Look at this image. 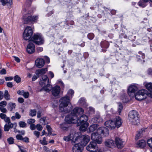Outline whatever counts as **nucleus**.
I'll return each mask as SVG.
<instances>
[{
	"mask_svg": "<svg viewBox=\"0 0 152 152\" xmlns=\"http://www.w3.org/2000/svg\"><path fill=\"white\" fill-rule=\"evenodd\" d=\"M4 96L5 99L7 100L10 99V95L9 94L7 90H5L4 91Z\"/></svg>",
	"mask_w": 152,
	"mask_h": 152,
	"instance_id": "34",
	"label": "nucleus"
},
{
	"mask_svg": "<svg viewBox=\"0 0 152 152\" xmlns=\"http://www.w3.org/2000/svg\"><path fill=\"white\" fill-rule=\"evenodd\" d=\"M45 117H43L40 119V122L43 125H45L47 124Z\"/></svg>",
	"mask_w": 152,
	"mask_h": 152,
	"instance_id": "46",
	"label": "nucleus"
},
{
	"mask_svg": "<svg viewBox=\"0 0 152 152\" xmlns=\"http://www.w3.org/2000/svg\"><path fill=\"white\" fill-rule=\"evenodd\" d=\"M148 96V91L145 89L139 91L136 94L135 98L137 100H142L145 99Z\"/></svg>",
	"mask_w": 152,
	"mask_h": 152,
	"instance_id": "10",
	"label": "nucleus"
},
{
	"mask_svg": "<svg viewBox=\"0 0 152 152\" xmlns=\"http://www.w3.org/2000/svg\"><path fill=\"white\" fill-rule=\"evenodd\" d=\"M90 137L87 135H83L81 136H77L75 138V140L77 142H80V144L83 146H86L90 140Z\"/></svg>",
	"mask_w": 152,
	"mask_h": 152,
	"instance_id": "9",
	"label": "nucleus"
},
{
	"mask_svg": "<svg viewBox=\"0 0 152 152\" xmlns=\"http://www.w3.org/2000/svg\"><path fill=\"white\" fill-rule=\"evenodd\" d=\"M105 146L109 148H112L115 145L114 141L112 139H108L104 143Z\"/></svg>",
	"mask_w": 152,
	"mask_h": 152,
	"instance_id": "22",
	"label": "nucleus"
},
{
	"mask_svg": "<svg viewBox=\"0 0 152 152\" xmlns=\"http://www.w3.org/2000/svg\"><path fill=\"white\" fill-rule=\"evenodd\" d=\"M33 31L31 28L27 26L25 28L23 34V39L26 40H28L31 38Z\"/></svg>",
	"mask_w": 152,
	"mask_h": 152,
	"instance_id": "11",
	"label": "nucleus"
},
{
	"mask_svg": "<svg viewBox=\"0 0 152 152\" xmlns=\"http://www.w3.org/2000/svg\"><path fill=\"white\" fill-rule=\"evenodd\" d=\"M144 85L145 86L146 88L149 91H152V83L151 82L147 83L146 82L144 83Z\"/></svg>",
	"mask_w": 152,
	"mask_h": 152,
	"instance_id": "28",
	"label": "nucleus"
},
{
	"mask_svg": "<svg viewBox=\"0 0 152 152\" xmlns=\"http://www.w3.org/2000/svg\"><path fill=\"white\" fill-rule=\"evenodd\" d=\"M69 98L66 95L60 99L59 108L60 112L67 113L70 111V110L68 109V106L69 103Z\"/></svg>",
	"mask_w": 152,
	"mask_h": 152,
	"instance_id": "4",
	"label": "nucleus"
},
{
	"mask_svg": "<svg viewBox=\"0 0 152 152\" xmlns=\"http://www.w3.org/2000/svg\"><path fill=\"white\" fill-rule=\"evenodd\" d=\"M108 129L104 127H99L96 132L93 133L91 134V139L94 141L91 142L86 147V149L89 151L96 152L98 150L96 143L100 144L102 142L101 134L105 136L109 135Z\"/></svg>",
	"mask_w": 152,
	"mask_h": 152,
	"instance_id": "1",
	"label": "nucleus"
},
{
	"mask_svg": "<svg viewBox=\"0 0 152 152\" xmlns=\"http://www.w3.org/2000/svg\"><path fill=\"white\" fill-rule=\"evenodd\" d=\"M35 121L34 119H29L27 121V123L30 124V125L33 124L34 123Z\"/></svg>",
	"mask_w": 152,
	"mask_h": 152,
	"instance_id": "51",
	"label": "nucleus"
},
{
	"mask_svg": "<svg viewBox=\"0 0 152 152\" xmlns=\"http://www.w3.org/2000/svg\"><path fill=\"white\" fill-rule=\"evenodd\" d=\"M14 139L12 137H10L8 139L7 141L9 144H11L14 143Z\"/></svg>",
	"mask_w": 152,
	"mask_h": 152,
	"instance_id": "52",
	"label": "nucleus"
},
{
	"mask_svg": "<svg viewBox=\"0 0 152 152\" xmlns=\"http://www.w3.org/2000/svg\"><path fill=\"white\" fill-rule=\"evenodd\" d=\"M35 46L32 43L30 42L27 47V51L29 54H32L35 51Z\"/></svg>",
	"mask_w": 152,
	"mask_h": 152,
	"instance_id": "18",
	"label": "nucleus"
},
{
	"mask_svg": "<svg viewBox=\"0 0 152 152\" xmlns=\"http://www.w3.org/2000/svg\"><path fill=\"white\" fill-rule=\"evenodd\" d=\"M114 121L115 125V127H116L118 128L120 127L122 124V122L121 119L119 117H116Z\"/></svg>",
	"mask_w": 152,
	"mask_h": 152,
	"instance_id": "24",
	"label": "nucleus"
},
{
	"mask_svg": "<svg viewBox=\"0 0 152 152\" xmlns=\"http://www.w3.org/2000/svg\"><path fill=\"white\" fill-rule=\"evenodd\" d=\"M15 116L16 119H20L21 117L20 115L18 112L16 113Z\"/></svg>",
	"mask_w": 152,
	"mask_h": 152,
	"instance_id": "62",
	"label": "nucleus"
},
{
	"mask_svg": "<svg viewBox=\"0 0 152 152\" xmlns=\"http://www.w3.org/2000/svg\"><path fill=\"white\" fill-rule=\"evenodd\" d=\"M45 64V61L43 58H38L35 61L36 66L39 68L42 67Z\"/></svg>",
	"mask_w": 152,
	"mask_h": 152,
	"instance_id": "16",
	"label": "nucleus"
},
{
	"mask_svg": "<svg viewBox=\"0 0 152 152\" xmlns=\"http://www.w3.org/2000/svg\"><path fill=\"white\" fill-rule=\"evenodd\" d=\"M88 119V116L85 114H83L79 118H77V123L78 126H80V130L82 132H84L89 126V124L87 122Z\"/></svg>",
	"mask_w": 152,
	"mask_h": 152,
	"instance_id": "3",
	"label": "nucleus"
},
{
	"mask_svg": "<svg viewBox=\"0 0 152 152\" xmlns=\"http://www.w3.org/2000/svg\"><path fill=\"white\" fill-rule=\"evenodd\" d=\"M22 141L26 143L29 142V139L27 137L24 138L23 137Z\"/></svg>",
	"mask_w": 152,
	"mask_h": 152,
	"instance_id": "54",
	"label": "nucleus"
},
{
	"mask_svg": "<svg viewBox=\"0 0 152 152\" xmlns=\"http://www.w3.org/2000/svg\"><path fill=\"white\" fill-rule=\"evenodd\" d=\"M133 34L132 32H131L130 31H128L127 33V35H125L124 36V37L125 38H129Z\"/></svg>",
	"mask_w": 152,
	"mask_h": 152,
	"instance_id": "39",
	"label": "nucleus"
},
{
	"mask_svg": "<svg viewBox=\"0 0 152 152\" xmlns=\"http://www.w3.org/2000/svg\"><path fill=\"white\" fill-rule=\"evenodd\" d=\"M145 132L144 129H142L140 130L138 132V133L136 134L135 137L136 140L139 139L141 136L142 134Z\"/></svg>",
	"mask_w": 152,
	"mask_h": 152,
	"instance_id": "31",
	"label": "nucleus"
},
{
	"mask_svg": "<svg viewBox=\"0 0 152 152\" xmlns=\"http://www.w3.org/2000/svg\"><path fill=\"white\" fill-rule=\"evenodd\" d=\"M7 103L6 101H3L0 102V106L4 107L7 105Z\"/></svg>",
	"mask_w": 152,
	"mask_h": 152,
	"instance_id": "55",
	"label": "nucleus"
},
{
	"mask_svg": "<svg viewBox=\"0 0 152 152\" xmlns=\"http://www.w3.org/2000/svg\"><path fill=\"white\" fill-rule=\"evenodd\" d=\"M34 134L38 138L39 137L40 134V132L37 131H35L34 132Z\"/></svg>",
	"mask_w": 152,
	"mask_h": 152,
	"instance_id": "60",
	"label": "nucleus"
},
{
	"mask_svg": "<svg viewBox=\"0 0 152 152\" xmlns=\"http://www.w3.org/2000/svg\"><path fill=\"white\" fill-rule=\"evenodd\" d=\"M147 143L149 147L152 148V138L148 140L147 141Z\"/></svg>",
	"mask_w": 152,
	"mask_h": 152,
	"instance_id": "48",
	"label": "nucleus"
},
{
	"mask_svg": "<svg viewBox=\"0 0 152 152\" xmlns=\"http://www.w3.org/2000/svg\"><path fill=\"white\" fill-rule=\"evenodd\" d=\"M36 128L39 131H41L42 129V126L39 124H37V125Z\"/></svg>",
	"mask_w": 152,
	"mask_h": 152,
	"instance_id": "56",
	"label": "nucleus"
},
{
	"mask_svg": "<svg viewBox=\"0 0 152 152\" xmlns=\"http://www.w3.org/2000/svg\"><path fill=\"white\" fill-rule=\"evenodd\" d=\"M60 88L58 86H56L52 89V95L55 96H58L60 92Z\"/></svg>",
	"mask_w": 152,
	"mask_h": 152,
	"instance_id": "17",
	"label": "nucleus"
},
{
	"mask_svg": "<svg viewBox=\"0 0 152 152\" xmlns=\"http://www.w3.org/2000/svg\"><path fill=\"white\" fill-rule=\"evenodd\" d=\"M68 126L65 123H63L60 125V127L63 130H67Z\"/></svg>",
	"mask_w": 152,
	"mask_h": 152,
	"instance_id": "36",
	"label": "nucleus"
},
{
	"mask_svg": "<svg viewBox=\"0 0 152 152\" xmlns=\"http://www.w3.org/2000/svg\"><path fill=\"white\" fill-rule=\"evenodd\" d=\"M30 40L38 45L43 44L44 42L43 37L39 33L34 34L31 38Z\"/></svg>",
	"mask_w": 152,
	"mask_h": 152,
	"instance_id": "8",
	"label": "nucleus"
},
{
	"mask_svg": "<svg viewBox=\"0 0 152 152\" xmlns=\"http://www.w3.org/2000/svg\"><path fill=\"white\" fill-rule=\"evenodd\" d=\"M121 99L122 100V102L124 103H126L129 101V99L127 97L126 94H124L123 95L121 96Z\"/></svg>",
	"mask_w": 152,
	"mask_h": 152,
	"instance_id": "33",
	"label": "nucleus"
},
{
	"mask_svg": "<svg viewBox=\"0 0 152 152\" xmlns=\"http://www.w3.org/2000/svg\"><path fill=\"white\" fill-rule=\"evenodd\" d=\"M74 91L72 89L69 90L68 92L67 93V95L69 97L71 96V97L73 96V94H74Z\"/></svg>",
	"mask_w": 152,
	"mask_h": 152,
	"instance_id": "43",
	"label": "nucleus"
},
{
	"mask_svg": "<svg viewBox=\"0 0 152 152\" xmlns=\"http://www.w3.org/2000/svg\"><path fill=\"white\" fill-rule=\"evenodd\" d=\"M83 149V146L79 143H76L72 148V152H81Z\"/></svg>",
	"mask_w": 152,
	"mask_h": 152,
	"instance_id": "15",
	"label": "nucleus"
},
{
	"mask_svg": "<svg viewBox=\"0 0 152 152\" xmlns=\"http://www.w3.org/2000/svg\"><path fill=\"white\" fill-rule=\"evenodd\" d=\"M104 125L106 127L111 129H114L115 128V125L113 121H107L104 123Z\"/></svg>",
	"mask_w": 152,
	"mask_h": 152,
	"instance_id": "20",
	"label": "nucleus"
},
{
	"mask_svg": "<svg viewBox=\"0 0 152 152\" xmlns=\"http://www.w3.org/2000/svg\"><path fill=\"white\" fill-rule=\"evenodd\" d=\"M97 125L96 124H94L90 126L88 128L89 131L91 132L94 131L97 128Z\"/></svg>",
	"mask_w": 152,
	"mask_h": 152,
	"instance_id": "32",
	"label": "nucleus"
},
{
	"mask_svg": "<svg viewBox=\"0 0 152 152\" xmlns=\"http://www.w3.org/2000/svg\"><path fill=\"white\" fill-rule=\"evenodd\" d=\"M8 105V109L10 111H12L13 109H15L16 106L15 103L11 102H10Z\"/></svg>",
	"mask_w": 152,
	"mask_h": 152,
	"instance_id": "30",
	"label": "nucleus"
},
{
	"mask_svg": "<svg viewBox=\"0 0 152 152\" xmlns=\"http://www.w3.org/2000/svg\"><path fill=\"white\" fill-rule=\"evenodd\" d=\"M129 119L132 124H138L139 122L138 113L134 110L131 111L129 114Z\"/></svg>",
	"mask_w": 152,
	"mask_h": 152,
	"instance_id": "7",
	"label": "nucleus"
},
{
	"mask_svg": "<svg viewBox=\"0 0 152 152\" xmlns=\"http://www.w3.org/2000/svg\"><path fill=\"white\" fill-rule=\"evenodd\" d=\"M39 76L38 74H37V72H35V74H34L32 78V81H34L37 80Z\"/></svg>",
	"mask_w": 152,
	"mask_h": 152,
	"instance_id": "47",
	"label": "nucleus"
},
{
	"mask_svg": "<svg viewBox=\"0 0 152 152\" xmlns=\"http://www.w3.org/2000/svg\"><path fill=\"white\" fill-rule=\"evenodd\" d=\"M16 138L18 140H22L23 137L20 134H17L16 136Z\"/></svg>",
	"mask_w": 152,
	"mask_h": 152,
	"instance_id": "57",
	"label": "nucleus"
},
{
	"mask_svg": "<svg viewBox=\"0 0 152 152\" xmlns=\"http://www.w3.org/2000/svg\"><path fill=\"white\" fill-rule=\"evenodd\" d=\"M6 74V70L4 69H3L0 71V74L5 75Z\"/></svg>",
	"mask_w": 152,
	"mask_h": 152,
	"instance_id": "58",
	"label": "nucleus"
},
{
	"mask_svg": "<svg viewBox=\"0 0 152 152\" xmlns=\"http://www.w3.org/2000/svg\"><path fill=\"white\" fill-rule=\"evenodd\" d=\"M14 80L17 83H18L20 82L21 78L18 75H16L14 77Z\"/></svg>",
	"mask_w": 152,
	"mask_h": 152,
	"instance_id": "42",
	"label": "nucleus"
},
{
	"mask_svg": "<svg viewBox=\"0 0 152 152\" xmlns=\"http://www.w3.org/2000/svg\"><path fill=\"white\" fill-rule=\"evenodd\" d=\"M147 73L149 75L152 76V69H149L148 70Z\"/></svg>",
	"mask_w": 152,
	"mask_h": 152,
	"instance_id": "63",
	"label": "nucleus"
},
{
	"mask_svg": "<svg viewBox=\"0 0 152 152\" xmlns=\"http://www.w3.org/2000/svg\"><path fill=\"white\" fill-rule=\"evenodd\" d=\"M18 147L20 148V150L21 152H27L25 149L23 148V147L21 148L19 145L18 146Z\"/></svg>",
	"mask_w": 152,
	"mask_h": 152,
	"instance_id": "64",
	"label": "nucleus"
},
{
	"mask_svg": "<svg viewBox=\"0 0 152 152\" xmlns=\"http://www.w3.org/2000/svg\"><path fill=\"white\" fill-rule=\"evenodd\" d=\"M7 85L9 88H12L13 86L12 83L11 82H9L7 83Z\"/></svg>",
	"mask_w": 152,
	"mask_h": 152,
	"instance_id": "59",
	"label": "nucleus"
},
{
	"mask_svg": "<svg viewBox=\"0 0 152 152\" xmlns=\"http://www.w3.org/2000/svg\"><path fill=\"white\" fill-rule=\"evenodd\" d=\"M84 110L81 107H76L71 112L70 114L67 115L65 119L66 122L69 124H75L77 121V116L83 114Z\"/></svg>",
	"mask_w": 152,
	"mask_h": 152,
	"instance_id": "2",
	"label": "nucleus"
},
{
	"mask_svg": "<svg viewBox=\"0 0 152 152\" xmlns=\"http://www.w3.org/2000/svg\"><path fill=\"white\" fill-rule=\"evenodd\" d=\"M37 114V111L36 110H31L30 111L29 115L31 116H35Z\"/></svg>",
	"mask_w": 152,
	"mask_h": 152,
	"instance_id": "41",
	"label": "nucleus"
},
{
	"mask_svg": "<svg viewBox=\"0 0 152 152\" xmlns=\"http://www.w3.org/2000/svg\"><path fill=\"white\" fill-rule=\"evenodd\" d=\"M44 58H45V60L46 62L47 63L49 64L50 62L49 58L48 57L46 56H45Z\"/></svg>",
	"mask_w": 152,
	"mask_h": 152,
	"instance_id": "61",
	"label": "nucleus"
},
{
	"mask_svg": "<svg viewBox=\"0 0 152 152\" xmlns=\"http://www.w3.org/2000/svg\"><path fill=\"white\" fill-rule=\"evenodd\" d=\"M19 124L20 127L22 128L25 127L26 125V124L23 121H20L19 123Z\"/></svg>",
	"mask_w": 152,
	"mask_h": 152,
	"instance_id": "45",
	"label": "nucleus"
},
{
	"mask_svg": "<svg viewBox=\"0 0 152 152\" xmlns=\"http://www.w3.org/2000/svg\"><path fill=\"white\" fill-rule=\"evenodd\" d=\"M75 134L76 133H72L67 136H64V139L66 141H68L71 140L72 142L76 143V140H75Z\"/></svg>",
	"mask_w": 152,
	"mask_h": 152,
	"instance_id": "14",
	"label": "nucleus"
},
{
	"mask_svg": "<svg viewBox=\"0 0 152 152\" xmlns=\"http://www.w3.org/2000/svg\"><path fill=\"white\" fill-rule=\"evenodd\" d=\"M103 119L100 116L98 115L96 116H94L92 118L91 121V122L94 123H100L102 122Z\"/></svg>",
	"mask_w": 152,
	"mask_h": 152,
	"instance_id": "21",
	"label": "nucleus"
},
{
	"mask_svg": "<svg viewBox=\"0 0 152 152\" xmlns=\"http://www.w3.org/2000/svg\"><path fill=\"white\" fill-rule=\"evenodd\" d=\"M148 1V0H141L138 2V4L141 7H144L146 6V3Z\"/></svg>",
	"mask_w": 152,
	"mask_h": 152,
	"instance_id": "29",
	"label": "nucleus"
},
{
	"mask_svg": "<svg viewBox=\"0 0 152 152\" xmlns=\"http://www.w3.org/2000/svg\"><path fill=\"white\" fill-rule=\"evenodd\" d=\"M139 55L137 56V57L138 59V61H140L141 63H143L145 62L143 59L145 57L144 54L142 53V52H139Z\"/></svg>",
	"mask_w": 152,
	"mask_h": 152,
	"instance_id": "23",
	"label": "nucleus"
},
{
	"mask_svg": "<svg viewBox=\"0 0 152 152\" xmlns=\"http://www.w3.org/2000/svg\"><path fill=\"white\" fill-rule=\"evenodd\" d=\"M12 4V0H5L2 5L5 6L6 4H8L10 5H11Z\"/></svg>",
	"mask_w": 152,
	"mask_h": 152,
	"instance_id": "38",
	"label": "nucleus"
},
{
	"mask_svg": "<svg viewBox=\"0 0 152 152\" xmlns=\"http://www.w3.org/2000/svg\"><path fill=\"white\" fill-rule=\"evenodd\" d=\"M79 102L80 104L84 107L86 108L88 106L86 104L85 99L83 98H81Z\"/></svg>",
	"mask_w": 152,
	"mask_h": 152,
	"instance_id": "27",
	"label": "nucleus"
},
{
	"mask_svg": "<svg viewBox=\"0 0 152 152\" xmlns=\"http://www.w3.org/2000/svg\"><path fill=\"white\" fill-rule=\"evenodd\" d=\"M123 108V106L122 105L121 103H119L118 104V112L119 114L120 115V113H121V111Z\"/></svg>",
	"mask_w": 152,
	"mask_h": 152,
	"instance_id": "44",
	"label": "nucleus"
},
{
	"mask_svg": "<svg viewBox=\"0 0 152 152\" xmlns=\"http://www.w3.org/2000/svg\"><path fill=\"white\" fill-rule=\"evenodd\" d=\"M115 143L118 148H122L124 145V142L119 137H116L115 139Z\"/></svg>",
	"mask_w": 152,
	"mask_h": 152,
	"instance_id": "19",
	"label": "nucleus"
},
{
	"mask_svg": "<svg viewBox=\"0 0 152 152\" xmlns=\"http://www.w3.org/2000/svg\"><path fill=\"white\" fill-rule=\"evenodd\" d=\"M50 7H48V9L46 11L47 12L49 11L48 13H47L46 16L47 17H49L52 14H53L54 13V11L53 10H50Z\"/></svg>",
	"mask_w": 152,
	"mask_h": 152,
	"instance_id": "37",
	"label": "nucleus"
},
{
	"mask_svg": "<svg viewBox=\"0 0 152 152\" xmlns=\"http://www.w3.org/2000/svg\"><path fill=\"white\" fill-rule=\"evenodd\" d=\"M95 112V109L92 107H89V111L86 112V114H88L89 115L93 114Z\"/></svg>",
	"mask_w": 152,
	"mask_h": 152,
	"instance_id": "35",
	"label": "nucleus"
},
{
	"mask_svg": "<svg viewBox=\"0 0 152 152\" xmlns=\"http://www.w3.org/2000/svg\"><path fill=\"white\" fill-rule=\"evenodd\" d=\"M48 71L47 68H42L38 69L36 70L37 74H38L39 76H40L45 74Z\"/></svg>",
	"mask_w": 152,
	"mask_h": 152,
	"instance_id": "26",
	"label": "nucleus"
},
{
	"mask_svg": "<svg viewBox=\"0 0 152 152\" xmlns=\"http://www.w3.org/2000/svg\"><path fill=\"white\" fill-rule=\"evenodd\" d=\"M137 147L143 148L146 145V142L143 140H142L138 141L137 143Z\"/></svg>",
	"mask_w": 152,
	"mask_h": 152,
	"instance_id": "25",
	"label": "nucleus"
},
{
	"mask_svg": "<svg viewBox=\"0 0 152 152\" xmlns=\"http://www.w3.org/2000/svg\"><path fill=\"white\" fill-rule=\"evenodd\" d=\"M4 120L6 123V124L4 126V130L5 131H8L10 129L13 127V125L10 122V119L9 117L7 116Z\"/></svg>",
	"mask_w": 152,
	"mask_h": 152,
	"instance_id": "13",
	"label": "nucleus"
},
{
	"mask_svg": "<svg viewBox=\"0 0 152 152\" xmlns=\"http://www.w3.org/2000/svg\"><path fill=\"white\" fill-rule=\"evenodd\" d=\"M46 138L45 137H44L43 140H40L39 142L41 144L43 145H46L48 144V142L46 141Z\"/></svg>",
	"mask_w": 152,
	"mask_h": 152,
	"instance_id": "40",
	"label": "nucleus"
},
{
	"mask_svg": "<svg viewBox=\"0 0 152 152\" xmlns=\"http://www.w3.org/2000/svg\"><path fill=\"white\" fill-rule=\"evenodd\" d=\"M39 83L42 87V90L48 92L51 90L52 86L49 83V79L47 75H44L42 76Z\"/></svg>",
	"mask_w": 152,
	"mask_h": 152,
	"instance_id": "5",
	"label": "nucleus"
},
{
	"mask_svg": "<svg viewBox=\"0 0 152 152\" xmlns=\"http://www.w3.org/2000/svg\"><path fill=\"white\" fill-rule=\"evenodd\" d=\"M32 12H28V13H25L23 16V19L24 20V23L26 24L30 22H36L37 21L38 18V16H32L31 15Z\"/></svg>",
	"mask_w": 152,
	"mask_h": 152,
	"instance_id": "6",
	"label": "nucleus"
},
{
	"mask_svg": "<svg viewBox=\"0 0 152 152\" xmlns=\"http://www.w3.org/2000/svg\"><path fill=\"white\" fill-rule=\"evenodd\" d=\"M87 37L89 39L92 40L94 37V35L92 33H90L88 34Z\"/></svg>",
	"mask_w": 152,
	"mask_h": 152,
	"instance_id": "49",
	"label": "nucleus"
},
{
	"mask_svg": "<svg viewBox=\"0 0 152 152\" xmlns=\"http://www.w3.org/2000/svg\"><path fill=\"white\" fill-rule=\"evenodd\" d=\"M148 38L149 40V43L152 44V34H149L148 33Z\"/></svg>",
	"mask_w": 152,
	"mask_h": 152,
	"instance_id": "50",
	"label": "nucleus"
},
{
	"mask_svg": "<svg viewBox=\"0 0 152 152\" xmlns=\"http://www.w3.org/2000/svg\"><path fill=\"white\" fill-rule=\"evenodd\" d=\"M138 88L136 84H133L131 85L128 89V94L129 96L131 97L134 96L136 92L138 90Z\"/></svg>",
	"mask_w": 152,
	"mask_h": 152,
	"instance_id": "12",
	"label": "nucleus"
},
{
	"mask_svg": "<svg viewBox=\"0 0 152 152\" xmlns=\"http://www.w3.org/2000/svg\"><path fill=\"white\" fill-rule=\"evenodd\" d=\"M23 96L25 98H27L29 96V93L28 92L24 91L23 93Z\"/></svg>",
	"mask_w": 152,
	"mask_h": 152,
	"instance_id": "53",
	"label": "nucleus"
}]
</instances>
